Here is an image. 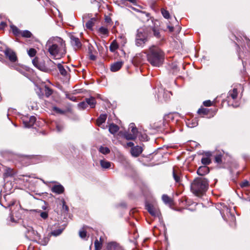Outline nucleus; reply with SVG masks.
Listing matches in <instances>:
<instances>
[{
	"instance_id": "1",
	"label": "nucleus",
	"mask_w": 250,
	"mask_h": 250,
	"mask_svg": "<svg viewBox=\"0 0 250 250\" xmlns=\"http://www.w3.org/2000/svg\"><path fill=\"white\" fill-rule=\"evenodd\" d=\"M147 61L153 66L159 67L164 61L165 54L158 46L152 45L146 51Z\"/></svg>"
},
{
	"instance_id": "41",
	"label": "nucleus",
	"mask_w": 250,
	"mask_h": 250,
	"mask_svg": "<svg viewBox=\"0 0 250 250\" xmlns=\"http://www.w3.org/2000/svg\"><path fill=\"white\" fill-rule=\"evenodd\" d=\"M52 93V91L51 89L48 87H45V94L47 97H49Z\"/></svg>"
},
{
	"instance_id": "56",
	"label": "nucleus",
	"mask_w": 250,
	"mask_h": 250,
	"mask_svg": "<svg viewBox=\"0 0 250 250\" xmlns=\"http://www.w3.org/2000/svg\"><path fill=\"white\" fill-rule=\"evenodd\" d=\"M164 94L166 95H169L170 94V93L169 92L167 91V92H165Z\"/></svg>"
},
{
	"instance_id": "5",
	"label": "nucleus",
	"mask_w": 250,
	"mask_h": 250,
	"mask_svg": "<svg viewBox=\"0 0 250 250\" xmlns=\"http://www.w3.org/2000/svg\"><path fill=\"white\" fill-rule=\"evenodd\" d=\"M4 54L6 57L12 62H15L17 60V57L16 53L11 49L6 48L4 51Z\"/></svg>"
},
{
	"instance_id": "32",
	"label": "nucleus",
	"mask_w": 250,
	"mask_h": 250,
	"mask_svg": "<svg viewBox=\"0 0 250 250\" xmlns=\"http://www.w3.org/2000/svg\"><path fill=\"white\" fill-rule=\"evenodd\" d=\"M99 151L104 154H108V153H109L110 152V150L107 147H103V146H101L99 148Z\"/></svg>"
},
{
	"instance_id": "60",
	"label": "nucleus",
	"mask_w": 250,
	"mask_h": 250,
	"mask_svg": "<svg viewBox=\"0 0 250 250\" xmlns=\"http://www.w3.org/2000/svg\"><path fill=\"white\" fill-rule=\"evenodd\" d=\"M11 220L12 221H14V220H13V219L12 218H11Z\"/></svg>"
},
{
	"instance_id": "51",
	"label": "nucleus",
	"mask_w": 250,
	"mask_h": 250,
	"mask_svg": "<svg viewBox=\"0 0 250 250\" xmlns=\"http://www.w3.org/2000/svg\"><path fill=\"white\" fill-rule=\"evenodd\" d=\"M57 129L58 131H61L62 130V127L59 125L56 126Z\"/></svg>"
},
{
	"instance_id": "26",
	"label": "nucleus",
	"mask_w": 250,
	"mask_h": 250,
	"mask_svg": "<svg viewBox=\"0 0 250 250\" xmlns=\"http://www.w3.org/2000/svg\"><path fill=\"white\" fill-rule=\"evenodd\" d=\"M100 164L101 167L104 168H108L111 166V164L109 162L105 161L104 160H101Z\"/></svg>"
},
{
	"instance_id": "58",
	"label": "nucleus",
	"mask_w": 250,
	"mask_h": 250,
	"mask_svg": "<svg viewBox=\"0 0 250 250\" xmlns=\"http://www.w3.org/2000/svg\"><path fill=\"white\" fill-rule=\"evenodd\" d=\"M30 229L31 230V231L34 233V231L33 230L32 228H30Z\"/></svg>"
},
{
	"instance_id": "39",
	"label": "nucleus",
	"mask_w": 250,
	"mask_h": 250,
	"mask_svg": "<svg viewBox=\"0 0 250 250\" xmlns=\"http://www.w3.org/2000/svg\"><path fill=\"white\" fill-rule=\"evenodd\" d=\"M78 106L80 108L85 109L88 106V105L87 104L86 101H85L79 103Z\"/></svg>"
},
{
	"instance_id": "22",
	"label": "nucleus",
	"mask_w": 250,
	"mask_h": 250,
	"mask_svg": "<svg viewBox=\"0 0 250 250\" xmlns=\"http://www.w3.org/2000/svg\"><path fill=\"white\" fill-rule=\"evenodd\" d=\"M57 66L61 74L63 76H66L67 72L64 67L61 63H58Z\"/></svg>"
},
{
	"instance_id": "34",
	"label": "nucleus",
	"mask_w": 250,
	"mask_h": 250,
	"mask_svg": "<svg viewBox=\"0 0 250 250\" xmlns=\"http://www.w3.org/2000/svg\"><path fill=\"white\" fill-rule=\"evenodd\" d=\"M162 200L166 204H170L171 202V199L167 195H163L162 196Z\"/></svg>"
},
{
	"instance_id": "28",
	"label": "nucleus",
	"mask_w": 250,
	"mask_h": 250,
	"mask_svg": "<svg viewBox=\"0 0 250 250\" xmlns=\"http://www.w3.org/2000/svg\"><path fill=\"white\" fill-rule=\"evenodd\" d=\"M86 227H84L79 231V236L82 238H84L86 236Z\"/></svg>"
},
{
	"instance_id": "49",
	"label": "nucleus",
	"mask_w": 250,
	"mask_h": 250,
	"mask_svg": "<svg viewBox=\"0 0 250 250\" xmlns=\"http://www.w3.org/2000/svg\"><path fill=\"white\" fill-rule=\"evenodd\" d=\"M6 26V23L4 21H2L0 24V29H3Z\"/></svg>"
},
{
	"instance_id": "16",
	"label": "nucleus",
	"mask_w": 250,
	"mask_h": 250,
	"mask_svg": "<svg viewBox=\"0 0 250 250\" xmlns=\"http://www.w3.org/2000/svg\"><path fill=\"white\" fill-rule=\"evenodd\" d=\"M98 32L103 37H107L108 36L109 31L107 28L102 26L99 28Z\"/></svg>"
},
{
	"instance_id": "59",
	"label": "nucleus",
	"mask_w": 250,
	"mask_h": 250,
	"mask_svg": "<svg viewBox=\"0 0 250 250\" xmlns=\"http://www.w3.org/2000/svg\"><path fill=\"white\" fill-rule=\"evenodd\" d=\"M91 58L92 60H94V57L93 56H91Z\"/></svg>"
},
{
	"instance_id": "11",
	"label": "nucleus",
	"mask_w": 250,
	"mask_h": 250,
	"mask_svg": "<svg viewBox=\"0 0 250 250\" xmlns=\"http://www.w3.org/2000/svg\"><path fill=\"white\" fill-rule=\"evenodd\" d=\"M209 171V168L207 166H201L197 170V173L198 175L203 176L208 174Z\"/></svg>"
},
{
	"instance_id": "38",
	"label": "nucleus",
	"mask_w": 250,
	"mask_h": 250,
	"mask_svg": "<svg viewBox=\"0 0 250 250\" xmlns=\"http://www.w3.org/2000/svg\"><path fill=\"white\" fill-rule=\"evenodd\" d=\"M162 14L163 16V17L166 19H169V13L168 11L166 10L165 9H162L161 10Z\"/></svg>"
},
{
	"instance_id": "37",
	"label": "nucleus",
	"mask_w": 250,
	"mask_h": 250,
	"mask_svg": "<svg viewBox=\"0 0 250 250\" xmlns=\"http://www.w3.org/2000/svg\"><path fill=\"white\" fill-rule=\"evenodd\" d=\"M36 53H37L36 50L34 48H30L28 51V54L31 57H34L36 55Z\"/></svg>"
},
{
	"instance_id": "20",
	"label": "nucleus",
	"mask_w": 250,
	"mask_h": 250,
	"mask_svg": "<svg viewBox=\"0 0 250 250\" xmlns=\"http://www.w3.org/2000/svg\"><path fill=\"white\" fill-rule=\"evenodd\" d=\"M124 137L126 140H134L137 138L135 136V134H132V133L129 132L125 133Z\"/></svg>"
},
{
	"instance_id": "54",
	"label": "nucleus",
	"mask_w": 250,
	"mask_h": 250,
	"mask_svg": "<svg viewBox=\"0 0 250 250\" xmlns=\"http://www.w3.org/2000/svg\"><path fill=\"white\" fill-rule=\"evenodd\" d=\"M167 28L170 32H172L173 31V27L168 26Z\"/></svg>"
},
{
	"instance_id": "18",
	"label": "nucleus",
	"mask_w": 250,
	"mask_h": 250,
	"mask_svg": "<svg viewBox=\"0 0 250 250\" xmlns=\"http://www.w3.org/2000/svg\"><path fill=\"white\" fill-rule=\"evenodd\" d=\"M106 119V114H101L97 120V124L98 126L101 125Z\"/></svg>"
},
{
	"instance_id": "17",
	"label": "nucleus",
	"mask_w": 250,
	"mask_h": 250,
	"mask_svg": "<svg viewBox=\"0 0 250 250\" xmlns=\"http://www.w3.org/2000/svg\"><path fill=\"white\" fill-rule=\"evenodd\" d=\"M85 101L86 102L87 104L89 105L91 108H93L95 107L96 102L94 98L90 97L89 98H86L85 99Z\"/></svg>"
},
{
	"instance_id": "45",
	"label": "nucleus",
	"mask_w": 250,
	"mask_h": 250,
	"mask_svg": "<svg viewBox=\"0 0 250 250\" xmlns=\"http://www.w3.org/2000/svg\"><path fill=\"white\" fill-rule=\"evenodd\" d=\"M32 63L33 65L36 67H37L39 66V64H40L37 58H35L32 60Z\"/></svg>"
},
{
	"instance_id": "43",
	"label": "nucleus",
	"mask_w": 250,
	"mask_h": 250,
	"mask_svg": "<svg viewBox=\"0 0 250 250\" xmlns=\"http://www.w3.org/2000/svg\"><path fill=\"white\" fill-rule=\"evenodd\" d=\"M203 104L205 106H210L212 105V102L210 100H207L204 102Z\"/></svg>"
},
{
	"instance_id": "25",
	"label": "nucleus",
	"mask_w": 250,
	"mask_h": 250,
	"mask_svg": "<svg viewBox=\"0 0 250 250\" xmlns=\"http://www.w3.org/2000/svg\"><path fill=\"white\" fill-rule=\"evenodd\" d=\"M229 94L232 99H235L238 95L237 89L236 88H233L232 91L229 92Z\"/></svg>"
},
{
	"instance_id": "3",
	"label": "nucleus",
	"mask_w": 250,
	"mask_h": 250,
	"mask_svg": "<svg viewBox=\"0 0 250 250\" xmlns=\"http://www.w3.org/2000/svg\"><path fill=\"white\" fill-rule=\"evenodd\" d=\"M208 182L203 178H196L191 184V190L197 196L203 195L207 190Z\"/></svg>"
},
{
	"instance_id": "19",
	"label": "nucleus",
	"mask_w": 250,
	"mask_h": 250,
	"mask_svg": "<svg viewBox=\"0 0 250 250\" xmlns=\"http://www.w3.org/2000/svg\"><path fill=\"white\" fill-rule=\"evenodd\" d=\"M119 129L118 126L114 124H111L109 126V131L112 134L116 133Z\"/></svg>"
},
{
	"instance_id": "14",
	"label": "nucleus",
	"mask_w": 250,
	"mask_h": 250,
	"mask_svg": "<svg viewBox=\"0 0 250 250\" xmlns=\"http://www.w3.org/2000/svg\"><path fill=\"white\" fill-rule=\"evenodd\" d=\"M52 191L53 192L58 193V194H61L64 191V188L61 185H55L52 188Z\"/></svg>"
},
{
	"instance_id": "30",
	"label": "nucleus",
	"mask_w": 250,
	"mask_h": 250,
	"mask_svg": "<svg viewBox=\"0 0 250 250\" xmlns=\"http://www.w3.org/2000/svg\"><path fill=\"white\" fill-rule=\"evenodd\" d=\"M21 35L23 37L25 38H30L32 36V33L28 31V30H24L23 31H21Z\"/></svg>"
},
{
	"instance_id": "50",
	"label": "nucleus",
	"mask_w": 250,
	"mask_h": 250,
	"mask_svg": "<svg viewBox=\"0 0 250 250\" xmlns=\"http://www.w3.org/2000/svg\"><path fill=\"white\" fill-rule=\"evenodd\" d=\"M215 161L217 163H220L221 162V156L220 155L216 156L215 157Z\"/></svg>"
},
{
	"instance_id": "13",
	"label": "nucleus",
	"mask_w": 250,
	"mask_h": 250,
	"mask_svg": "<svg viewBox=\"0 0 250 250\" xmlns=\"http://www.w3.org/2000/svg\"><path fill=\"white\" fill-rule=\"evenodd\" d=\"M211 155L210 152H207L206 153V156L203 157L201 159L202 163L205 165H209L211 163V160L210 159Z\"/></svg>"
},
{
	"instance_id": "9",
	"label": "nucleus",
	"mask_w": 250,
	"mask_h": 250,
	"mask_svg": "<svg viewBox=\"0 0 250 250\" xmlns=\"http://www.w3.org/2000/svg\"><path fill=\"white\" fill-rule=\"evenodd\" d=\"M145 54H146V52L136 54L133 58V61L138 64L142 63L145 57Z\"/></svg>"
},
{
	"instance_id": "55",
	"label": "nucleus",
	"mask_w": 250,
	"mask_h": 250,
	"mask_svg": "<svg viewBox=\"0 0 250 250\" xmlns=\"http://www.w3.org/2000/svg\"><path fill=\"white\" fill-rule=\"evenodd\" d=\"M105 20H106V21L107 22H109V21H110L111 20H110V19H109V18H106L105 19Z\"/></svg>"
},
{
	"instance_id": "27",
	"label": "nucleus",
	"mask_w": 250,
	"mask_h": 250,
	"mask_svg": "<svg viewBox=\"0 0 250 250\" xmlns=\"http://www.w3.org/2000/svg\"><path fill=\"white\" fill-rule=\"evenodd\" d=\"M173 177L176 183H179L180 182V175L174 169L173 170Z\"/></svg>"
},
{
	"instance_id": "12",
	"label": "nucleus",
	"mask_w": 250,
	"mask_h": 250,
	"mask_svg": "<svg viewBox=\"0 0 250 250\" xmlns=\"http://www.w3.org/2000/svg\"><path fill=\"white\" fill-rule=\"evenodd\" d=\"M122 62H117L111 64L110 70L112 72H116L118 71L123 65Z\"/></svg>"
},
{
	"instance_id": "52",
	"label": "nucleus",
	"mask_w": 250,
	"mask_h": 250,
	"mask_svg": "<svg viewBox=\"0 0 250 250\" xmlns=\"http://www.w3.org/2000/svg\"><path fill=\"white\" fill-rule=\"evenodd\" d=\"M134 146V144L132 142H129L126 144L127 147H132Z\"/></svg>"
},
{
	"instance_id": "57",
	"label": "nucleus",
	"mask_w": 250,
	"mask_h": 250,
	"mask_svg": "<svg viewBox=\"0 0 250 250\" xmlns=\"http://www.w3.org/2000/svg\"><path fill=\"white\" fill-rule=\"evenodd\" d=\"M13 67H14V68L16 70H18V66H13Z\"/></svg>"
},
{
	"instance_id": "36",
	"label": "nucleus",
	"mask_w": 250,
	"mask_h": 250,
	"mask_svg": "<svg viewBox=\"0 0 250 250\" xmlns=\"http://www.w3.org/2000/svg\"><path fill=\"white\" fill-rule=\"evenodd\" d=\"M208 109L207 108H200L198 110V113L200 115H207L208 113Z\"/></svg>"
},
{
	"instance_id": "42",
	"label": "nucleus",
	"mask_w": 250,
	"mask_h": 250,
	"mask_svg": "<svg viewBox=\"0 0 250 250\" xmlns=\"http://www.w3.org/2000/svg\"><path fill=\"white\" fill-rule=\"evenodd\" d=\"M53 110L55 111L56 113H60V114H63L64 113V111L60 109V108L57 107H53Z\"/></svg>"
},
{
	"instance_id": "24",
	"label": "nucleus",
	"mask_w": 250,
	"mask_h": 250,
	"mask_svg": "<svg viewBox=\"0 0 250 250\" xmlns=\"http://www.w3.org/2000/svg\"><path fill=\"white\" fill-rule=\"evenodd\" d=\"M10 28H11V29L13 32V33L15 35V36H19L20 35H21V31L15 25H11L10 26Z\"/></svg>"
},
{
	"instance_id": "21",
	"label": "nucleus",
	"mask_w": 250,
	"mask_h": 250,
	"mask_svg": "<svg viewBox=\"0 0 250 250\" xmlns=\"http://www.w3.org/2000/svg\"><path fill=\"white\" fill-rule=\"evenodd\" d=\"M131 130V133L132 134H135V136L137 137L138 135V130L134 123H131L129 125V130Z\"/></svg>"
},
{
	"instance_id": "6",
	"label": "nucleus",
	"mask_w": 250,
	"mask_h": 250,
	"mask_svg": "<svg viewBox=\"0 0 250 250\" xmlns=\"http://www.w3.org/2000/svg\"><path fill=\"white\" fill-rule=\"evenodd\" d=\"M146 209L152 215L156 216H158L159 211L153 206L150 204H146Z\"/></svg>"
},
{
	"instance_id": "33",
	"label": "nucleus",
	"mask_w": 250,
	"mask_h": 250,
	"mask_svg": "<svg viewBox=\"0 0 250 250\" xmlns=\"http://www.w3.org/2000/svg\"><path fill=\"white\" fill-rule=\"evenodd\" d=\"M152 30L153 31V35L157 39L161 38V35L159 30L154 27L152 28Z\"/></svg>"
},
{
	"instance_id": "46",
	"label": "nucleus",
	"mask_w": 250,
	"mask_h": 250,
	"mask_svg": "<svg viewBox=\"0 0 250 250\" xmlns=\"http://www.w3.org/2000/svg\"><path fill=\"white\" fill-rule=\"evenodd\" d=\"M62 209H64L66 211H68V207L67 205H65V202L64 200H62Z\"/></svg>"
},
{
	"instance_id": "10",
	"label": "nucleus",
	"mask_w": 250,
	"mask_h": 250,
	"mask_svg": "<svg viewBox=\"0 0 250 250\" xmlns=\"http://www.w3.org/2000/svg\"><path fill=\"white\" fill-rule=\"evenodd\" d=\"M36 118L35 116H31L29 121H23V123L25 127H30L32 126L35 123Z\"/></svg>"
},
{
	"instance_id": "53",
	"label": "nucleus",
	"mask_w": 250,
	"mask_h": 250,
	"mask_svg": "<svg viewBox=\"0 0 250 250\" xmlns=\"http://www.w3.org/2000/svg\"><path fill=\"white\" fill-rule=\"evenodd\" d=\"M147 136L146 134H145L142 136V138L141 139V140L145 141L146 140H147Z\"/></svg>"
},
{
	"instance_id": "40",
	"label": "nucleus",
	"mask_w": 250,
	"mask_h": 250,
	"mask_svg": "<svg viewBox=\"0 0 250 250\" xmlns=\"http://www.w3.org/2000/svg\"><path fill=\"white\" fill-rule=\"evenodd\" d=\"M37 68L44 72H47L48 70V69L47 68H46L43 64L41 63H40L39 64V66Z\"/></svg>"
},
{
	"instance_id": "31",
	"label": "nucleus",
	"mask_w": 250,
	"mask_h": 250,
	"mask_svg": "<svg viewBox=\"0 0 250 250\" xmlns=\"http://www.w3.org/2000/svg\"><path fill=\"white\" fill-rule=\"evenodd\" d=\"M102 244L96 239L94 242L95 250H101Z\"/></svg>"
},
{
	"instance_id": "2",
	"label": "nucleus",
	"mask_w": 250,
	"mask_h": 250,
	"mask_svg": "<svg viewBox=\"0 0 250 250\" xmlns=\"http://www.w3.org/2000/svg\"><path fill=\"white\" fill-rule=\"evenodd\" d=\"M65 45L64 42L60 38L53 39L52 42L49 41L46 44L48 52L54 58L61 57L65 53Z\"/></svg>"
},
{
	"instance_id": "35",
	"label": "nucleus",
	"mask_w": 250,
	"mask_h": 250,
	"mask_svg": "<svg viewBox=\"0 0 250 250\" xmlns=\"http://www.w3.org/2000/svg\"><path fill=\"white\" fill-rule=\"evenodd\" d=\"M93 19L89 20L86 23L85 26L87 28L91 29L94 25Z\"/></svg>"
},
{
	"instance_id": "29",
	"label": "nucleus",
	"mask_w": 250,
	"mask_h": 250,
	"mask_svg": "<svg viewBox=\"0 0 250 250\" xmlns=\"http://www.w3.org/2000/svg\"><path fill=\"white\" fill-rule=\"evenodd\" d=\"M109 48H110V50L111 52H114L118 48V45L117 42H116L115 41H113L111 43Z\"/></svg>"
},
{
	"instance_id": "7",
	"label": "nucleus",
	"mask_w": 250,
	"mask_h": 250,
	"mask_svg": "<svg viewBox=\"0 0 250 250\" xmlns=\"http://www.w3.org/2000/svg\"><path fill=\"white\" fill-rule=\"evenodd\" d=\"M71 43L75 49H79L82 46V43L78 38L74 36L70 37Z\"/></svg>"
},
{
	"instance_id": "15",
	"label": "nucleus",
	"mask_w": 250,
	"mask_h": 250,
	"mask_svg": "<svg viewBox=\"0 0 250 250\" xmlns=\"http://www.w3.org/2000/svg\"><path fill=\"white\" fill-rule=\"evenodd\" d=\"M108 250H121V248L115 242L109 243L107 246Z\"/></svg>"
},
{
	"instance_id": "48",
	"label": "nucleus",
	"mask_w": 250,
	"mask_h": 250,
	"mask_svg": "<svg viewBox=\"0 0 250 250\" xmlns=\"http://www.w3.org/2000/svg\"><path fill=\"white\" fill-rule=\"evenodd\" d=\"M62 233V230H54L52 232V234L53 235L57 236L60 234Z\"/></svg>"
},
{
	"instance_id": "8",
	"label": "nucleus",
	"mask_w": 250,
	"mask_h": 250,
	"mask_svg": "<svg viewBox=\"0 0 250 250\" xmlns=\"http://www.w3.org/2000/svg\"><path fill=\"white\" fill-rule=\"evenodd\" d=\"M143 149L142 147L137 146L131 148V154L133 156L137 157L140 155Z\"/></svg>"
},
{
	"instance_id": "4",
	"label": "nucleus",
	"mask_w": 250,
	"mask_h": 250,
	"mask_svg": "<svg viewBox=\"0 0 250 250\" xmlns=\"http://www.w3.org/2000/svg\"><path fill=\"white\" fill-rule=\"evenodd\" d=\"M148 30L147 28H140L138 30L135 39V44L137 46L144 47L148 40Z\"/></svg>"
},
{
	"instance_id": "47",
	"label": "nucleus",
	"mask_w": 250,
	"mask_h": 250,
	"mask_svg": "<svg viewBox=\"0 0 250 250\" xmlns=\"http://www.w3.org/2000/svg\"><path fill=\"white\" fill-rule=\"evenodd\" d=\"M240 186L241 187H247L249 186V182L245 181L241 183Z\"/></svg>"
},
{
	"instance_id": "44",
	"label": "nucleus",
	"mask_w": 250,
	"mask_h": 250,
	"mask_svg": "<svg viewBox=\"0 0 250 250\" xmlns=\"http://www.w3.org/2000/svg\"><path fill=\"white\" fill-rule=\"evenodd\" d=\"M40 216L42 218L45 219L48 217V213L46 211L42 212L40 214Z\"/></svg>"
},
{
	"instance_id": "23",
	"label": "nucleus",
	"mask_w": 250,
	"mask_h": 250,
	"mask_svg": "<svg viewBox=\"0 0 250 250\" xmlns=\"http://www.w3.org/2000/svg\"><path fill=\"white\" fill-rule=\"evenodd\" d=\"M187 125L189 127H194L197 125L198 121L195 119H192L191 121L188 120V121L187 122Z\"/></svg>"
}]
</instances>
